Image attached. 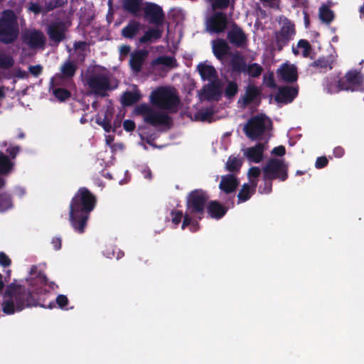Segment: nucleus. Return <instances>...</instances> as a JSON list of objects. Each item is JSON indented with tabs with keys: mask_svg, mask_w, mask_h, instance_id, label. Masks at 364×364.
<instances>
[{
	"mask_svg": "<svg viewBox=\"0 0 364 364\" xmlns=\"http://www.w3.org/2000/svg\"><path fill=\"white\" fill-rule=\"evenodd\" d=\"M214 9H224L229 6L230 0H213L210 1Z\"/></svg>",
	"mask_w": 364,
	"mask_h": 364,
	"instance_id": "48",
	"label": "nucleus"
},
{
	"mask_svg": "<svg viewBox=\"0 0 364 364\" xmlns=\"http://www.w3.org/2000/svg\"><path fill=\"white\" fill-rule=\"evenodd\" d=\"M213 115L214 112L212 109H206L200 113L199 119L201 122H211Z\"/></svg>",
	"mask_w": 364,
	"mask_h": 364,
	"instance_id": "47",
	"label": "nucleus"
},
{
	"mask_svg": "<svg viewBox=\"0 0 364 364\" xmlns=\"http://www.w3.org/2000/svg\"><path fill=\"white\" fill-rule=\"evenodd\" d=\"M297 47L302 48V55L304 58H308L312 51V47L310 43L306 39H301L297 43Z\"/></svg>",
	"mask_w": 364,
	"mask_h": 364,
	"instance_id": "45",
	"label": "nucleus"
},
{
	"mask_svg": "<svg viewBox=\"0 0 364 364\" xmlns=\"http://www.w3.org/2000/svg\"><path fill=\"white\" fill-rule=\"evenodd\" d=\"M11 264V260L9 256L4 252H0V266L4 267H9Z\"/></svg>",
	"mask_w": 364,
	"mask_h": 364,
	"instance_id": "54",
	"label": "nucleus"
},
{
	"mask_svg": "<svg viewBox=\"0 0 364 364\" xmlns=\"http://www.w3.org/2000/svg\"><path fill=\"white\" fill-rule=\"evenodd\" d=\"M228 208L217 200H211L207 206V212L212 218L219 220L227 213Z\"/></svg>",
	"mask_w": 364,
	"mask_h": 364,
	"instance_id": "27",
	"label": "nucleus"
},
{
	"mask_svg": "<svg viewBox=\"0 0 364 364\" xmlns=\"http://www.w3.org/2000/svg\"><path fill=\"white\" fill-rule=\"evenodd\" d=\"M363 82V75L356 70H350L346 73L344 77L337 81L338 90L353 91V86H360Z\"/></svg>",
	"mask_w": 364,
	"mask_h": 364,
	"instance_id": "14",
	"label": "nucleus"
},
{
	"mask_svg": "<svg viewBox=\"0 0 364 364\" xmlns=\"http://www.w3.org/2000/svg\"><path fill=\"white\" fill-rule=\"evenodd\" d=\"M150 101L154 106L163 109L176 108L179 98L174 90L166 87H160L154 90L150 95Z\"/></svg>",
	"mask_w": 364,
	"mask_h": 364,
	"instance_id": "6",
	"label": "nucleus"
},
{
	"mask_svg": "<svg viewBox=\"0 0 364 364\" xmlns=\"http://www.w3.org/2000/svg\"><path fill=\"white\" fill-rule=\"evenodd\" d=\"M228 26V17L222 11L215 12L206 22V29L211 33H221Z\"/></svg>",
	"mask_w": 364,
	"mask_h": 364,
	"instance_id": "16",
	"label": "nucleus"
},
{
	"mask_svg": "<svg viewBox=\"0 0 364 364\" xmlns=\"http://www.w3.org/2000/svg\"><path fill=\"white\" fill-rule=\"evenodd\" d=\"M264 83L267 87L275 89L277 87L273 73H270L268 76H264Z\"/></svg>",
	"mask_w": 364,
	"mask_h": 364,
	"instance_id": "51",
	"label": "nucleus"
},
{
	"mask_svg": "<svg viewBox=\"0 0 364 364\" xmlns=\"http://www.w3.org/2000/svg\"><path fill=\"white\" fill-rule=\"evenodd\" d=\"M238 185L239 181L237 177L230 173L221 177L219 188L226 194H230L236 191Z\"/></svg>",
	"mask_w": 364,
	"mask_h": 364,
	"instance_id": "23",
	"label": "nucleus"
},
{
	"mask_svg": "<svg viewBox=\"0 0 364 364\" xmlns=\"http://www.w3.org/2000/svg\"><path fill=\"white\" fill-rule=\"evenodd\" d=\"M21 151V146L14 144H10L6 149V153L0 151L1 176H8L14 171L16 166V158Z\"/></svg>",
	"mask_w": 364,
	"mask_h": 364,
	"instance_id": "9",
	"label": "nucleus"
},
{
	"mask_svg": "<svg viewBox=\"0 0 364 364\" xmlns=\"http://www.w3.org/2000/svg\"><path fill=\"white\" fill-rule=\"evenodd\" d=\"M237 92L238 85L237 82L235 81L228 82L224 91L225 96L228 99H231L234 97Z\"/></svg>",
	"mask_w": 364,
	"mask_h": 364,
	"instance_id": "44",
	"label": "nucleus"
},
{
	"mask_svg": "<svg viewBox=\"0 0 364 364\" xmlns=\"http://www.w3.org/2000/svg\"><path fill=\"white\" fill-rule=\"evenodd\" d=\"M171 214L172 215V223L174 225H178L181 223V219L183 217V212L181 210H172Z\"/></svg>",
	"mask_w": 364,
	"mask_h": 364,
	"instance_id": "52",
	"label": "nucleus"
},
{
	"mask_svg": "<svg viewBox=\"0 0 364 364\" xmlns=\"http://www.w3.org/2000/svg\"><path fill=\"white\" fill-rule=\"evenodd\" d=\"M144 18L151 24L162 26L165 20V14L162 8L152 2H146L144 8Z\"/></svg>",
	"mask_w": 364,
	"mask_h": 364,
	"instance_id": "15",
	"label": "nucleus"
},
{
	"mask_svg": "<svg viewBox=\"0 0 364 364\" xmlns=\"http://www.w3.org/2000/svg\"><path fill=\"white\" fill-rule=\"evenodd\" d=\"M212 50L215 58L220 60H223L225 56L231 55L228 43L223 38H218L212 41Z\"/></svg>",
	"mask_w": 364,
	"mask_h": 364,
	"instance_id": "21",
	"label": "nucleus"
},
{
	"mask_svg": "<svg viewBox=\"0 0 364 364\" xmlns=\"http://www.w3.org/2000/svg\"><path fill=\"white\" fill-rule=\"evenodd\" d=\"M263 184L259 186V193L261 194H269L272 191V181L273 179L264 178L263 175Z\"/></svg>",
	"mask_w": 364,
	"mask_h": 364,
	"instance_id": "46",
	"label": "nucleus"
},
{
	"mask_svg": "<svg viewBox=\"0 0 364 364\" xmlns=\"http://www.w3.org/2000/svg\"><path fill=\"white\" fill-rule=\"evenodd\" d=\"M203 97L208 101H219L221 99L223 91L220 79L211 80L205 85L202 89Z\"/></svg>",
	"mask_w": 364,
	"mask_h": 364,
	"instance_id": "18",
	"label": "nucleus"
},
{
	"mask_svg": "<svg viewBox=\"0 0 364 364\" xmlns=\"http://www.w3.org/2000/svg\"><path fill=\"white\" fill-rule=\"evenodd\" d=\"M265 119L266 116L262 114L252 117L243 128L247 137L252 141L259 139L267 129Z\"/></svg>",
	"mask_w": 364,
	"mask_h": 364,
	"instance_id": "10",
	"label": "nucleus"
},
{
	"mask_svg": "<svg viewBox=\"0 0 364 364\" xmlns=\"http://www.w3.org/2000/svg\"><path fill=\"white\" fill-rule=\"evenodd\" d=\"M209 199L208 193L202 189L191 191L186 200V210L193 217L201 220L205 214V204Z\"/></svg>",
	"mask_w": 364,
	"mask_h": 364,
	"instance_id": "7",
	"label": "nucleus"
},
{
	"mask_svg": "<svg viewBox=\"0 0 364 364\" xmlns=\"http://www.w3.org/2000/svg\"><path fill=\"white\" fill-rule=\"evenodd\" d=\"M277 73L286 82L293 83L298 80L297 68L294 65L285 63L278 69Z\"/></svg>",
	"mask_w": 364,
	"mask_h": 364,
	"instance_id": "22",
	"label": "nucleus"
},
{
	"mask_svg": "<svg viewBox=\"0 0 364 364\" xmlns=\"http://www.w3.org/2000/svg\"><path fill=\"white\" fill-rule=\"evenodd\" d=\"M176 62V59L171 56H159L151 61L153 66L163 65L167 67H172L173 64Z\"/></svg>",
	"mask_w": 364,
	"mask_h": 364,
	"instance_id": "41",
	"label": "nucleus"
},
{
	"mask_svg": "<svg viewBox=\"0 0 364 364\" xmlns=\"http://www.w3.org/2000/svg\"><path fill=\"white\" fill-rule=\"evenodd\" d=\"M52 244L55 250H59L62 246V240L60 237H54L52 240Z\"/></svg>",
	"mask_w": 364,
	"mask_h": 364,
	"instance_id": "61",
	"label": "nucleus"
},
{
	"mask_svg": "<svg viewBox=\"0 0 364 364\" xmlns=\"http://www.w3.org/2000/svg\"><path fill=\"white\" fill-rule=\"evenodd\" d=\"M263 72V68L257 63L250 64L246 68V71L249 76L252 77H258Z\"/></svg>",
	"mask_w": 364,
	"mask_h": 364,
	"instance_id": "42",
	"label": "nucleus"
},
{
	"mask_svg": "<svg viewBox=\"0 0 364 364\" xmlns=\"http://www.w3.org/2000/svg\"><path fill=\"white\" fill-rule=\"evenodd\" d=\"M272 154L278 156H282L286 154V149L282 145L278 146L273 149Z\"/></svg>",
	"mask_w": 364,
	"mask_h": 364,
	"instance_id": "60",
	"label": "nucleus"
},
{
	"mask_svg": "<svg viewBox=\"0 0 364 364\" xmlns=\"http://www.w3.org/2000/svg\"><path fill=\"white\" fill-rule=\"evenodd\" d=\"M21 38L22 43L31 50L43 49L46 43V38L43 31L36 28L23 30Z\"/></svg>",
	"mask_w": 364,
	"mask_h": 364,
	"instance_id": "11",
	"label": "nucleus"
},
{
	"mask_svg": "<svg viewBox=\"0 0 364 364\" xmlns=\"http://www.w3.org/2000/svg\"><path fill=\"white\" fill-rule=\"evenodd\" d=\"M97 123L100 125L106 132H109L112 130L111 122L107 117H105L103 119H97Z\"/></svg>",
	"mask_w": 364,
	"mask_h": 364,
	"instance_id": "50",
	"label": "nucleus"
},
{
	"mask_svg": "<svg viewBox=\"0 0 364 364\" xmlns=\"http://www.w3.org/2000/svg\"><path fill=\"white\" fill-rule=\"evenodd\" d=\"M260 90L254 85L247 87L245 95L238 100V103H242L241 107L245 108L259 97Z\"/></svg>",
	"mask_w": 364,
	"mask_h": 364,
	"instance_id": "24",
	"label": "nucleus"
},
{
	"mask_svg": "<svg viewBox=\"0 0 364 364\" xmlns=\"http://www.w3.org/2000/svg\"><path fill=\"white\" fill-rule=\"evenodd\" d=\"M28 9L35 14H39L42 11L41 6L36 2H31Z\"/></svg>",
	"mask_w": 364,
	"mask_h": 364,
	"instance_id": "58",
	"label": "nucleus"
},
{
	"mask_svg": "<svg viewBox=\"0 0 364 364\" xmlns=\"http://www.w3.org/2000/svg\"><path fill=\"white\" fill-rule=\"evenodd\" d=\"M264 178L284 181L288 178V166L282 160L270 159L262 168Z\"/></svg>",
	"mask_w": 364,
	"mask_h": 364,
	"instance_id": "8",
	"label": "nucleus"
},
{
	"mask_svg": "<svg viewBox=\"0 0 364 364\" xmlns=\"http://www.w3.org/2000/svg\"><path fill=\"white\" fill-rule=\"evenodd\" d=\"M13 207V201L10 194L0 193V212H4Z\"/></svg>",
	"mask_w": 364,
	"mask_h": 364,
	"instance_id": "38",
	"label": "nucleus"
},
{
	"mask_svg": "<svg viewBox=\"0 0 364 364\" xmlns=\"http://www.w3.org/2000/svg\"><path fill=\"white\" fill-rule=\"evenodd\" d=\"M264 151V144L257 143L255 146L247 148L245 151V156L250 161L259 163L262 159Z\"/></svg>",
	"mask_w": 364,
	"mask_h": 364,
	"instance_id": "25",
	"label": "nucleus"
},
{
	"mask_svg": "<svg viewBox=\"0 0 364 364\" xmlns=\"http://www.w3.org/2000/svg\"><path fill=\"white\" fill-rule=\"evenodd\" d=\"M131 47L129 45H122L119 48V52L122 55H127L129 53Z\"/></svg>",
	"mask_w": 364,
	"mask_h": 364,
	"instance_id": "63",
	"label": "nucleus"
},
{
	"mask_svg": "<svg viewBox=\"0 0 364 364\" xmlns=\"http://www.w3.org/2000/svg\"><path fill=\"white\" fill-rule=\"evenodd\" d=\"M230 67L232 73H245L247 65L243 56L234 54L230 60Z\"/></svg>",
	"mask_w": 364,
	"mask_h": 364,
	"instance_id": "32",
	"label": "nucleus"
},
{
	"mask_svg": "<svg viewBox=\"0 0 364 364\" xmlns=\"http://www.w3.org/2000/svg\"><path fill=\"white\" fill-rule=\"evenodd\" d=\"M328 164V160L326 156H319L316 159L315 166L316 168H323Z\"/></svg>",
	"mask_w": 364,
	"mask_h": 364,
	"instance_id": "56",
	"label": "nucleus"
},
{
	"mask_svg": "<svg viewBox=\"0 0 364 364\" xmlns=\"http://www.w3.org/2000/svg\"><path fill=\"white\" fill-rule=\"evenodd\" d=\"M228 42L237 48H244L248 44L247 35L243 29L234 23L227 33Z\"/></svg>",
	"mask_w": 364,
	"mask_h": 364,
	"instance_id": "17",
	"label": "nucleus"
},
{
	"mask_svg": "<svg viewBox=\"0 0 364 364\" xmlns=\"http://www.w3.org/2000/svg\"><path fill=\"white\" fill-rule=\"evenodd\" d=\"M319 17L323 22L330 23L333 20L334 14L327 6H322L319 9Z\"/></svg>",
	"mask_w": 364,
	"mask_h": 364,
	"instance_id": "40",
	"label": "nucleus"
},
{
	"mask_svg": "<svg viewBox=\"0 0 364 364\" xmlns=\"http://www.w3.org/2000/svg\"><path fill=\"white\" fill-rule=\"evenodd\" d=\"M333 62L334 60L331 56L320 57L311 63L310 66L316 68L320 73H326L327 70L333 69Z\"/></svg>",
	"mask_w": 364,
	"mask_h": 364,
	"instance_id": "29",
	"label": "nucleus"
},
{
	"mask_svg": "<svg viewBox=\"0 0 364 364\" xmlns=\"http://www.w3.org/2000/svg\"><path fill=\"white\" fill-rule=\"evenodd\" d=\"M148 54V51L144 49L135 50L131 54L129 65L134 73H139L141 71Z\"/></svg>",
	"mask_w": 364,
	"mask_h": 364,
	"instance_id": "20",
	"label": "nucleus"
},
{
	"mask_svg": "<svg viewBox=\"0 0 364 364\" xmlns=\"http://www.w3.org/2000/svg\"><path fill=\"white\" fill-rule=\"evenodd\" d=\"M141 23L135 20L130 21L122 30V36L128 39H133L139 31Z\"/></svg>",
	"mask_w": 364,
	"mask_h": 364,
	"instance_id": "31",
	"label": "nucleus"
},
{
	"mask_svg": "<svg viewBox=\"0 0 364 364\" xmlns=\"http://www.w3.org/2000/svg\"><path fill=\"white\" fill-rule=\"evenodd\" d=\"M197 70L203 81L208 80L210 82L219 79L217 70L211 65L200 63L198 65Z\"/></svg>",
	"mask_w": 364,
	"mask_h": 364,
	"instance_id": "26",
	"label": "nucleus"
},
{
	"mask_svg": "<svg viewBox=\"0 0 364 364\" xmlns=\"http://www.w3.org/2000/svg\"><path fill=\"white\" fill-rule=\"evenodd\" d=\"M19 29L14 11H6L0 18V42L8 45L18 38Z\"/></svg>",
	"mask_w": 364,
	"mask_h": 364,
	"instance_id": "4",
	"label": "nucleus"
},
{
	"mask_svg": "<svg viewBox=\"0 0 364 364\" xmlns=\"http://www.w3.org/2000/svg\"><path fill=\"white\" fill-rule=\"evenodd\" d=\"M135 113L141 116L144 122L154 127L159 126L169 127L172 123V119L168 114L156 111L146 103L136 106Z\"/></svg>",
	"mask_w": 364,
	"mask_h": 364,
	"instance_id": "5",
	"label": "nucleus"
},
{
	"mask_svg": "<svg viewBox=\"0 0 364 364\" xmlns=\"http://www.w3.org/2000/svg\"><path fill=\"white\" fill-rule=\"evenodd\" d=\"M67 78L63 77L60 73H56L50 81V89H54L56 87H63L66 85V83L69 82Z\"/></svg>",
	"mask_w": 364,
	"mask_h": 364,
	"instance_id": "39",
	"label": "nucleus"
},
{
	"mask_svg": "<svg viewBox=\"0 0 364 364\" xmlns=\"http://www.w3.org/2000/svg\"><path fill=\"white\" fill-rule=\"evenodd\" d=\"M191 216L192 215L189 214L187 211L186 212L185 215L183 217V220L181 225V228L183 230H184L186 227L189 226L191 224L193 225V226L198 225L197 221L193 222Z\"/></svg>",
	"mask_w": 364,
	"mask_h": 364,
	"instance_id": "49",
	"label": "nucleus"
},
{
	"mask_svg": "<svg viewBox=\"0 0 364 364\" xmlns=\"http://www.w3.org/2000/svg\"><path fill=\"white\" fill-rule=\"evenodd\" d=\"M255 193L254 190L251 189L249 183H244L237 194V203L247 201Z\"/></svg>",
	"mask_w": 364,
	"mask_h": 364,
	"instance_id": "35",
	"label": "nucleus"
},
{
	"mask_svg": "<svg viewBox=\"0 0 364 364\" xmlns=\"http://www.w3.org/2000/svg\"><path fill=\"white\" fill-rule=\"evenodd\" d=\"M85 82L91 94L102 97H107V92L114 89L111 85L109 75L95 68L86 71Z\"/></svg>",
	"mask_w": 364,
	"mask_h": 364,
	"instance_id": "3",
	"label": "nucleus"
},
{
	"mask_svg": "<svg viewBox=\"0 0 364 364\" xmlns=\"http://www.w3.org/2000/svg\"><path fill=\"white\" fill-rule=\"evenodd\" d=\"M242 165V161L234 156H230L226 162V169L230 172H237Z\"/></svg>",
	"mask_w": 364,
	"mask_h": 364,
	"instance_id": "36",
	"label": "nucleus"
},
{
	"mask_svg": "<svg viewBox=\"0 0 364 364\" xmlns=\"http://www.w3.org/2000/svg\"><path fill=\"white\" fill-rule=\"evenodd\" d=\"M345 151L341 146H337L333 149V154L337 158H341L344 155Z\"/></svg>",
	"mask_w": 364,
	"mask_h": 364,
	"instance_id": "62",
	"label": "nucleus"
},
{
	"mask_svg": "<svg viewBox=\"0 0 364 364\" xmlns=\"http://www.w3.org/2000/svg\"><path fill=\"white\" fill-rule=\"evenodd\" d=\"M258 179L257 178H250V186L252 190H254V192H256V188L257 186Z\"/></svg>",
	"mask_w": 364,
	"mask_h": 364,
	"instance_id": "64",
	"label": "nucleus"
},
{
	"mask_svg": "<svg viewBox=\"0 0 364 364\" xmlns=\"http://www.w3.org/2000/svg\"><path fill=\"white\" fill-rule=\"evenodd\" d=\"M261 170L259 167L252 166L248 171L249 178H258L260 175Z\"/></svg>",
	"mask_w": 364,
	"mask_h": 364,
	"instance_id": "59",
	"label": "nucleus"
},
{
	"mask_svg": "<svg viewBox=\"0 0 364 364\" xmlns=\"http://www.w3.org/2000/svg\"><path fill=\"white\" fill-rule=\"evenodd\" d=\"M60 73L68 80H72L77 70V65L75 61L67 60L60 66Z\"/></svg>",
	"mask_w": 364,
	"mask_h": 364,
	"instance_id": "30",
	"label": "nucleus"
},
{
	"mask_svg": "<svg viewBox=\"0 0 364 364\" xmlns=\"http://www.w3.org/2000/svg\"><path fill=\"white\" fill-rule=\"evenodd\" d=\"M140 99L141 95L139 92L126 91L122 96L121 103L124 107H129L139 102Z\"/></svg>",
	"mask_w": 364,
	"mask_h": 364,
	"instance_id": "34",
	"label": "nucleus"
},
{
	"mask_svg": "<svg viewBox=\"0 0 364 364\" xmlns=\"http://www.w3.org/2000/svg\"><path fill=\"white\" fill-rule=\"evenodd\" d=\"M56 304L60 309H64L68 304V299L64 294H60L56 297Z\"/></svg>",
	"mask_w": 364,
	"mask_h": 364,
	"instance_id": "53",
	"label": "nucleus"
},
{
	"mask_svg": "<svg viewBox=\"0 0 364 364\" xmlns=\"http://www.w3.org/2000/svg\"><path fill=\"white\" fill-rule=\"evenodd\" d=\"M27 281L30 286H33L32 290L16 282L7 285L4 294L5 300L1 304L4 314H13L16 311L38 306V294L45 290L43 287L48 284L53 288L55 285L54 282L48 284V279L43 272H39L35 278L28 279Z\"/></svg>",
	"mask_w": 364,
	"mask_h": 364,
	"instance_id": "1",
	"label": "nucleus"
},
{
	"mask_svg": "<svg viewBox=\"0 0 364 364\" xmlns=\"http://www.w3.org/2000/svg\"><path fill=\"white\" fill-rule=\"evenodd\" d=\"M97 205V197L86 187L80 188L70 200L69 220L78 233H83L91 212Z\"/></svg>",
	"mask_w": 364,
	"mask_h": 364,
	"instance_id": "2",
	"label": "nucleus"
},
{
	"mask_svg": "<svg viewBox=\"0 0 364 364\" xmlns=\"http://www.w3.org/2000/svg\"><path fill=\"white\" fill-rule=\"evenodd\" d=\"M123 127L125 131L127 132H132L134 130L136 125L133 120L126 119L124 121Z\"/></svg>",
	"mask_w": 364,
	"mask_h": 364,
	"instance_id": "57",
	"label": "nucleus"
},
{
	"mask_svg": "<svg viewBox=\"0 0 364 364\" xmlns=\"http://www.w3.org/2000/svg\"><path fill=\"white\" fill-rule=\"evenodd\" d=\"M28 70L32 75L34 77H38L41 74L43 71V67L41 65H30L28 67Z\"/></svg>",
	"mask_w": 364,
	"mask_h": 364,
	"instance_id": "55",
	"label": "nucleus"
},
{
	"mask_svg": "<svg viewBox=\"0 0 364 364\" xmlns=\"http://www.w3.org/2000/svg\"><path fill=\"white\" fill-rule=\"evenodd\" d=\"M142 0H122V7L124 11L138 16L141 10Z\"/></svg>",
	"mask_w": 364,
	"mask_h": 364,
	"instance_id": "28",
	"label": "nucleus"
},
{
	"mask_svg": "<svg viewBox=\"0 0 364 364\" xmlns=\"http://www.w3.org/2000/svg\"><path fill=\"white\" fill-rule=\"evenodd\" d=\"M68 26L63 21H51L46 28V33L49 38L51 46H58L66 39Z\"/></svg>",
	"mask_w": 364,
	"mask_h": 364,
	"instance_id": "12",
	"label": "nucleus"
},
{
	"mask_svg": "<svg viewBox=\"0 0 364 364\" xmlns=\"http://www.w3.org/2000/svg\"><path fill=\"white\" fill-rule=\"evenodd\" d=\"M53 90V95L60 102H63L70 98L71 93L65 87H56Z\"/></svg>",
	"mask_w": 364,
	"mask_h": 364,
	"instance_id": "43",
	"label": "nucleus"
},
{
	"mask_svg": "<svg viewBox=\"0 0 364 364\" xmlns=\"http://www.w3.org/2000/svg\"><path fill=\"white\" fill-rule=\"evenodd\" d=\"M298 87L290 86L278 87V92L274 97V100L278 103L289 104L297 97Z\"/></svg>",
	"mask_w": 364,
	"mask_h": 364,
	"instance_id": "19",
	"label": "nucleus"
},
{
	"mask_svg": "<svg viewBox=\"0 0 364 364\" xmlns=\"http://www.w3.org/2000/svg\"><path fill=\"white\" fill-rule=\"evenodd\" d=\"M295 33L294 24L290 20L286 18L279 31L275 33V41L277 50L279 51L282 50L292 39Z\"/></svg>",
	"mask_w": 364,
	"mask_h": 364,
	"instance_id": "13",
	"label": "nucleus"
},
{
	"mask_svg": "<svg viewBox=\"0 0 364 364\" xmlns=\"http://www.w3.org/2000/svg\"><path fill=\"white\" fill-rule=\"evenodd\" d=\"M163 30L159 28H150L139 38V43L141 44L147 43L159 40L161 38Z\"/></svg>",
	"mask_w": 364,
	"mask_h": 364,
	"instance_id": "33",
	"label": "nucleus"
},
{
	"mask_svg": "<svg viewBox=\"0 0 364 364\" xmlns=\"http://www.w3.org/2000/svg\"><path fill=\"white\" fill-rule=\"evenodd\" d=\"M15 63L14 58L4 51H0V68L9 70L11 68Z\"/></svg>",
	"mask_w": 364,
	"mask_h": 364,
	"instance_id": "37",
	"label": "nucleus"
}]
</instances>
